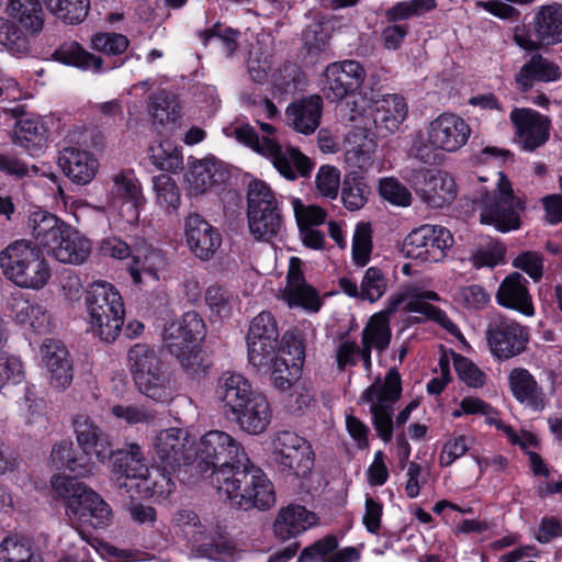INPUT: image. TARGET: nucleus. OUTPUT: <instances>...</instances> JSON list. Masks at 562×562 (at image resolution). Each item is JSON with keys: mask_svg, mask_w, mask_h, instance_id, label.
<instances>
[{"mask_svg": "<svg viewBox=\"0 0 562 562\" xmlns=\"http://www.w3.org/2000/svg\"><path fill=\"white\" fill-rule=\"evenodd\" d=\"M233 468L218 472L217 483L233 507L241 510H268L276 504V492L266 473L241 452Z\"/></svg>", "mask_w": 562, "mask_h": 562, "instance_id": "1", "label": "nucleus"}, {"mask_svg": "<svg viewBox=\"0 0 562 562\" xmlns=\"http://www.w3.org/2000/svg\"><path fill=\"white\" fill-rule=\"evenodd\" d=\"M0 267L4 276L21 288L42 289L50 277L42 252L24 239L16 240L0 252Z\"/></svg>", "mask_w": 562, "mask_h": 562, "instance_id": "2", "label": "nucleus"}, {"mask_svg": "<svg viewBox=\"0 0 562 562\" xmlns=\"http://www.w3.org/2000/svg\"><path fill=\"white\" fill-rule=\"evenodd\" d=\"M234 134L238 142L268 157L276 169L289 180L296 179L295 170L302 177H308L314 167L313 161L297 148L286 147L283 149L270 136H265L260 139L256 131L249 125L236 127Z\"/></svg>", "mask_w": 562, "mask_h": 562, "instance_id": "3", "label": "nucleus"}, {"mask_svg": "<svg viewBox=\"0 0 562 562\" xmlns=\"http://www.w3.org/2000/svg\"><path fill=\"white\" fill-rule=\"evenodd\" d=\"M247 220L257 240L269 241L281 231L283 220L278 200L268 184L251 180L247 188Z\"/></svg>", "mask_w": 562, "mask_h": 562, "instance_id": "4", "label": "nucleus"}, {"mask_svg": "<svg viewBox=\"0 0 562 562\" xmlns=\"http://www.w3.org/2000/svg\"><path fill=\"white\" fill-rule=\"evenodd\" d=\"M239 442L229 434L222 430H211L201 437L193 459V469L202 476H215L220 471L236 465L237 460H244Z\"/></svg>", "mask_w": 562, "mask_h": 562, "instance_id": "5", "label": "nucleus"}, {"mask_svg": "<svg viewBox=\"0 0 562 562\" xmlns=\"http://www.w3.org/2000/svg\"><path fill=\"white\" fill-rule=\"evenodd\" d=\"M401 375L397 369L391 368L386 373L384 384H381L380 379H378L373 384L368 386L361 395L362 402L372 403L370 407L372 424L378 436L385 442L392 440V404L401 397Z\"/></svg>", "mask_w": 562, "mask_h": 562, "instance_id": "6", "label": "nucleus"}, {"mask_svg": "<svg viewBox=\"0 0 562 562\" xmlns=\"http://www.w3.org/2000/svg\"><path fill=\"white\" fill-rule=\"evenodd\" d=\"M278 470L288 476L306 477L314 467L310 442L292 431H280L272 442Z\"/></svg>", "mask_w": 562, "mask_h": 562, "instance_id": "7", "label": "nucleus"}, {"mask_svg": "<svg viewBox=\"0 0 562 562\" xmlns=\"http://www.w3.org/2000/svg\"><path fill=\"white\" fill-rule=\"evenodd\" d=\"M246 339L249 363L257 369L271 364L283 341H293L283 337L279 342L277 322L270 312H261L252 318Z\"/></svg>", "mask_w": 562, "mask_h": 562, "instance_id": "8", "label": "nucleus"}, {"mask_svg": "<svg viewBox=\"0 0 562 562\" xmlns=\"http://www.w3.org/2000/svg\"><path fill=\"white\" fill-rule=\"evenodd\" d=\"M502 178L498 182L497 194L484 193L480 198V204L483 206L481 213V222L485 224H493L501 232H508L516 229L520 225L519 210L524 205L517 199L510 188L506 178Z\"/></svg>", "mask_w": 562, "mask_h": 562, "instance_id": "9", "label": "nucleus"}, {"mask_svg": "<svg viewBox=\"0 0 562 562\" xmlns=\"http://www.w3.org/2000/svg\"><path fill=\"white\" fill-rule=\"evenodd\" d=\"M453 236L443 226L423 225L412 231L404 239L406 256L425 262H439L453 245Z\"/></svg>", "mask_w": 562, "mask_h": 562, "instance_id": "10", "label": "nucleus"}, {"mask_svg": "<svg viewBox=\"0 0 562 562\" xmlns=\"http://www.w3.org/2000/svg\"><path fill=\"white\" fill-rule=\"evenodd\" d=\"M532 34L535 40L516 30L514 40L527 50L562 43V3L552 2L538 8L533 15Z\"/></svg>", "mask_w": 562, "mask_h": 562, "instance_id": "11", "label": "nucleus"}, {"mask_svg": "<svg viewBox=\"0 0 562 562\" xmlns=\"http://www.w3.org/2000/svg\"><path fill=\"white\" fill-rule=\"evenodd\" d=\"M486 337L492 353L498 359H509L521 353L528 342L527 329L502 315L490 321Z\"/></svg>", "mask_w": 562, "mask_h": 562, "instance_id": "12", "label": "nucleus"}, {"mask_svg": "<svg viewBox=\"0 0 562 562\" xmlns=\"http://www.w3.org/2000/svg\"><path fill=\"white\" fill-rule=\"evenodd\" d=\"M112 472L115 475V484L121 491L130 493L133 488H140V483H146L148 467L136 442L126 443L124 448L112 450Z\"/></svg>", "mask_w": 562, "mask_h": 562, "instance_id": "13", "label": "nucleus"}, {"mask_svg": "<svg viewBox=\"0 0 562 562\" xmlns=\"http://www.w3.org/2000/svg\"><path fill=\"white\" fill-rule=\"evenodd\" d=\"M366 79V70L357 60L329 64L324 71L323 92L330 102H337L357 91Z\"/></svg>", "mask_w": 562, "mask_h": 562, "instance_id": "14", "label": "nucleus"}, {"mask_svg": "<svg viewBox=\"0 0 562 562\" xmlns=\"http://www.w3.org/2000/svg\"><path fill=\"white\" fill-rule=\"evenodd\" d=\"M205 324L202 317L190 311L176 321H166L161 329L164 348L171 356L182 355L198 340L204 338Z\"/></svg>", "mask_w": 562, "mask_h": 562, "instance_id": "15", "label": "nucleus"}, {"mask_svg": "<svg viewBox=\"0 0 562 562\" xmlns=\"http://www.w3.org/2000/svg\"><path fill=\"white\" fill-rule=\"evenodd\" d=\"M408 181L418 195L431 207H442L456 198V184L447 172L414 169Z\"/></svg>", "mask_w": 562, "mask_h": 562, "instance_id": "16", "label": "nucleus"}, {"mask_svg": "<svg viewBox=\"0 0 562 562\" xmlns=\"http://www.w3.org/2000/svg\"><path fill=\"white\" fill-rule=\"evenodd\" d=\"M154 451L161 464L173 472L182 465L193 469L192 442L183 429L161 430L154 439Z\"/></svg>", "mask_w": 562, "mask_h": 562, "instance_id": "17", "label": "nucleus"}, {"mask_svg": "<svg viewBox=\"0 0 562 562\" xmlns=\"http://www.w3.org/2000/svg\"><path fill=\"white\" fill-rule=\"evenodd\" d=\"M271 417L272 412L267 397L257 392L225 419L235 424L243 432L258 436L268 429Z\"/></svg>", "mask_w": 562, "mask_h": 562, "instance_id": "18", "label": "nucleus"}, {"mask_svg": "<svg viewBox=\"0 0 562 562\" xmlns=\"http://www.w3.org/2000/svg\"><path fill=\"white\" fill-rule=\"evenodd\" d=\"M71 225L67 224L55 214L44 210L33 211L29 215L27 228L32 240H29L32 248L46 250L47 254L57 245L59 239L67 234Z\"/></svg>", "mask_w": 562, "mask_h": 562, "instance_id": "19", "label": "nucleus"}, {"mask_svg": "<svg viewBox=\"0 0 562 562\" xmlns=\"http://www.w3.org/2000/svg\"><path fill=\"white\" fill-rule=\"evenodd\" d=\"M56 494L64 499L68 515L78 520L87 517L86 509L89 503L101 504V497L92 488L75 477L54 475L50 480Z\"/></svg>", "mask_w": 562, "mask_h": 562, "instance_id": "20", "label": "nucleus"}, {"mask_svg": "<svg viewBox=\"0 0 562 562\" xmlns=\"http://www.w3.org/2000/svg\"><path fill=\"white\" fill-rule=\"evenodd\" d=\"M56 494L64 499L68 515L78 520L87 517L86 509L89 503L101 504V497L92 488L75 477L54 475L50 480Z\"/></svg>", "mask_w": 562, "mask_h": 562, "instance_id": "21", "label": "nucleus"}, {"mask_svg": "<svg viewBox=\"0 0 562 562\" xmlns=\"http://www.w3.org/2000/svg\"><path fill=\"white\" fill-rule=\"evenodd\" d=\"M56 494L64 499L68 515L78 520L87 517L86 509L89 503L101 504V497L92 488L75 477L54 475L50 480Z\"/></svg>", "mask_w": 562, "mask_h": 562, "instance_id": "22", "label": "nucleus"}, {"mask_svg": "<svg viewBox=\"0 0 562 562\" xmlns=\"http://www.w3.org/2000/svg\"><path fill=\"white\" fill-rule=\"evenodd\" d=\"M56 494L64 499L68 515L78 520L87 517L86 509L89 503L101 504V497L92 488L75 477L54 475L50 480Z\"/></svg>", "mask_w": 562, "mask_h": 562, "instance_id": "23", "label": "nucleus"}, {"mask_svg": "<svg viewBox=\"0 0 562 562\" xmlns=\"http://www.w3.org/2000/svg\"><path fill=\"white\" fill-rule=\"evenodd\" d=\"M56 494L64 499L68 515L78 520L87 517L86 509L89 503L101 504V497L92 488L75 477L54 475L50 480Z\"/></svg>", "mask_w": 562, "mask_h": 562, "instance_id": "24", "label": "nucleus"}, {"mask_svg": "<svg viewBox=\"0 0 562 562\" xmlns=\"http://www.w3.org/2000/svg\"><path fill=\"white\" fill-rule=\"evenodd\" d=\"M184 236L190 250L201 260L211 259L222 245V235L200 214L186 218Z\"/></svg>", "mask_w": 562, "mask_h": 562, "instance_id": "25", "label": "nucleus"}, {"mask_svg": "<svg viewBox=\"0 0 562 562\" xmlns=\"http://www.w3.org/2000/svg\"><path fill=\"white\" fill-rule=\"evenodd\" d=\"M256 393L243 374L225 371L216 380L214 397L223 416L227 417Z\"/></svg>", "mask_w": 562, "mask_h": 562, "instance_id": "26", "label": "nucleus"}, {"mask_svg": "<svg viewBox=\"0 0 562 562\" xmlns=\"http://www.w3.org/2000/svg\"><path fill=\"white\" fill-rule=\"evenodd\" d=\"M510 120L516 128V140L526 150H535L549 138V120L530 109H515Z\"/></svg>", "mask_w": 562, "mask_h": 562, "instance_id": "27", "label": "nucleus"}, {"mask_svg": "<svg viewBox=\"0 0 562 562\" xmlns=\"http://www.w3.org/2000/svg\"><path fill=\"white\" fill-rule=\"evenodd\" d=\"M469 125L454 114L443 113L428 127V140L442 150L456 151L470 136Z\"/></svg>", "mask_w": 562, "mask_h": 562, "instance_id": "28", "label": "nucleus"}, {"mask_svg": "<svg viewBox=\"0 0 562 562\" xmlns=\"http://www.w3.org/2000/svg\"><path fill=\"white\" fill-rule=\"evenodd\" d=\"M71 424L80 450L93 452L100 462L111 459L112 445L109 437L90 416L76 414Z\"/></svg>", "mask_w": 562, "mask_h": 562, "instance_id": "29", "label": "nucleus"}, {"mask_svg": "<svg viewBox=\"0 0 562 562\" xmlns=\"http://www.w3.org/2000/svg\"><path fill=\"white\" fill-rule=\"evenodd\" d=\"M42 360L50 373V384L66 389L74 378L72 361L65 345L57 339L46 338L41 346Z\"/></svg>", "mask_w": 562, "mask_h": 562, "instance_id": "30", "label": "nucleus"}, {"mask_svg": "<svg viewBox=\"0 0 562 562\" xmlns=\"http://www.w3.org/2000/svg\"><path fill=\"white\" fill-rule=\"evenodd\" d=\"M304 362V349L300 342L293 340L292 344L283 341L279 353L274 357L271 381L276 389L285 391L292 385V381L297 378L300 369Z\"/></svg>", "mask_w": 562, "mask_h": 562, "instance_id": "31", "label": "nucleus"}, {"mask_svg": "<svg viewBox=\"0 0 562 562\" xmlns=\"http://www.w3.org/2000/svg\"><path fill=\"white\" fill-rule=\"evenodd\" d=\"M284 295L290 306L317 312L322 305L317 291L306 283L297 258L291 259Z\"/></svg>", "mask_w": 562, "mask_h": 562, "instance_id": "32", "label": "nucleus"}, {"mask_svg": "<svg viewBox=\"0 0 562 562\" xmlns=\"http://www.w3.org/2000/svg\"><path fill=\"white\" fill-rule=\"evenodd\" d=\"M406 116L407 104L398 94H389L378 101L371 113L374 127L382 137L396 132Z\"/></svg>", "mask_w": 562, "mask_h": 562, "instance_id": "33", "label": "nucleus"}, {"mask_svg": "<svg viewBox=\"0 0 562 562\" xmlns=\"http://www.w3.org/2000/svg\"><path fill=\"white\" fill-rule=\"evenodd\" d=\"M316 520L315 514L304 506L291 504L279 510L273 522V533L277 539L286 541L315 525Z\"/></svg>", "mask_w": 562, "mask_h": 562, "instance_id": "34", "label": "nucleus"}, {"mask_svg": "<svg viewBox=\"0 0 562 562\" xmlns=\"http://www.w3.org/2000/svg\"><path fill=\"white\" fill-rule=\"evenodd\" d=\"M322 111L323 100L319 95L304 98L286 108V122L296 132L310 135L319 126Z\"/></svg>", "mask_w": 562, "mask_h": 562, "instance_id": "35", "label": "nucleus"}, {"mask_svg": "<svg viewBox=\"0 0 562 562\" xmlns=\"http://www.w3.org/2000/svg\"><path fill=\"white\" fill-rule=\"evenodd\" d=\"M111 304L113 305L101 307L99 311L88 310L92 329L105 342H113L124 324L125 310L121 295H114Z\"/></svg>", "mask_w": 562, "mask_h": 562, "instance_id": "36", "label": "nucleus"}, {"mask_svg": "<svg viewBox=\"0 0 562 562\" xmlns=\"http://www.w3.org/2000/svg\"><path fill=\"white\" fill-rule=\"evenodd\" d=\"M58 165L78 184L89 183L95 177L99 166L92 154L77 148H65L58 157Z\"/></svg>", "mask_w": 562, "mask_h": 562, "instance_id": "37", "label": "nucleus"}, {"mask_svg": "<svg viewBox=\"0 0 562 562\" xmlns=\"http://www.w3.org/2000/svg\"><path fill=\"white\" fill-rule=\"evenodd\" d=\"M526 283L527 280L519 272H513L506 277L496 293L498 304L531 316L533 306Z\"/></svg>", "mask_w": 562, "mask_h": 562, "instance_id": "38", "label": "nucleus"}, {"mask_svg": "<svg viewBox=\"0 0 562 562\" xmlns=\"http://www.w3.org/2000/svg\"><path fill=\"white\" fill-rule=\"evenodd\" d=\"M92 454L93 452L79 451L71 441L63 440L53 447L50 459L55 465L65 468L75 476L86 477L93 474L95 469Z\"/></svg>", "mask_w": 562, "mask_h": 562, "instance_id": "39", "label": "nucleus"}, {"mask_svg": "<svg viewBox=\"0 0 562 562\" xmlns=\"http://www.w3.org/2000/svg\"><path fill=\"white\" fill-rule=\"evenodd\" d=\"M508 383L514 397L520 404L536 412L544 408V394L527 369H513L508 376Z\"/></svg>", "mask_w": 562, "mask_h": 562, "instance_id": "40", "label": "nucleus"}, {"mask_svg": "<svg viewBox=\"0 0 562 562\" xmlns=\"http://www.w3.org/2000/svg\"><path fill=\"white\" fill-rule=\"evenodd\" d=\"M8 307L20 324H29L36 333H46L50 329V316L41 304L32 302L23 295H13Z\"/></svg>", "mask_w": 562, "mask_h": 562, "instance_id": "41", "label": "nucleus"}, {"mask_svg": "<svg viewBox=\"0 0 562 562\" xmlns=\"http://www.w3.org/2000/svg\"><path fill=\"white\" fill-rule=\"evenodd\" d=\"M349 148L345 159L348 164L366 169L372 164L376 143L374 134L366 127H355L348 135Z\"/></svg>", "mask_w": 562, "mask_h": 562, "instance_id": "42", "label": "nucleus"}, {"mask_svg": "<svg viewBox=\"0 0 562 562\" xmlns=\"http://www.w3.org/2000/svg\"><path fill=\"white\" fill-rule=\"evenodd\" d=\"M560 75V68L557 64L540 54H535L516 75V82L519 89L526 92L531 89L535 80L554 81L559 79Z\"/></svg>", "mask_w": 562, "mask_h": 562, "instance_id": "43", "label": "nucleus"}, {"mask_svg": "<svg viewBox=\"0 0 562 562\" xmlns=\"http://www.w3.org/2000/svg\"><path fill=\"white\" fill-rule=\"evenodd\" d=\"M90 254V243L72 226L69 227L57 245L50 250L56 260L64 263H82Z\"/></svg>", "mask_w": 562, "mask_h": 562, "instance_id": "44", "label": "nucleus"}, {"mask_svg": "<svg viewBox=\"0 0 562 562\" xmlns=\"http://www.w3.org/2000/svg\"><path fill=\"white\" fill-rule=\"evenodd\" d=\"M7 13L31 34L43 30L44 11L40 0H8Z\"/></svg>", "mask_w": 562, "mask_h": 562, "instance_id": "45", "label": "nucleus"}, {"mask_svg": "<svg viewBox=\"0 0 562 562\" xmlns=\"http://www.w3.org/2000/svg\"><path fill=\"white\" fill-rule=\"evenodd\" d=\"M439 301L438 293L434 291H424L416 299L411 300L405 305L406 312H415L425 315L428 319H431L442 326L451 335H460V330L457 325L446 315V313L437 306L431 305L427 302Z\"/></svg>", "mask_w": 562, "mask_h": 562, "instance_id": "46", "label": "nucleus"}, {"mask_svg": "<svg viewBox=\"0 0 562 562\" xmlns=\"http://www.w3.org/2000/svg\"><path fill=\"white\" fill-rule=\"evenodd\" d=\"M180 103L176 94L162 90L149 98L148 112L155 124L175 125L180 117Z\"/></svg>", "mask_w": 562, "mask_h": 562, "instance_id": "47", "label": "nucleus"}, {"mask_svg": "<svg viewBox=\"0 0 562 562\" xmlns=\"http://www.w3.org/2000/svg\"><path fill=\"white\" fill-rule=\"evenodd\" d=\"M139 392L159 403L168 402L172 398V389L170 386V376L164 367L143 374L134 380Z\"/></svg>", "mask_w": 562, "mask_h": 562, "instance_id": "48", "label": "nucleus"}, {"mask_svg": "<svg viewBox=\"0 0 562 562\" xmlns=\"http://www.w3.org/2000/svg\"><path fill=\"white\" fill-rule=\"evenodd\" d=\"M225 173L220 171L216 162L212 159L194 161L187 175L191 190L195 193H203L213 184L223 182Z\"/></svg>", "mask_w": 562, "mask_h": 562, "instance_id": "49", "label": "nucleus"}, {"mask_svg": "<svg viewBox=\"0 0 562 562\" xmlns=\"http://www.w3.org/2000/svg\"><path fill=\"white\" fill-rule=\"evenodd\" d=\"M53 58L65 65L76 66L83 69L92 68L94 71L102 69L103 59L85 50L78 43L71 42L57 48Z\"/></svg>", "mask_w": 562, "mask_h": 562, "instance_id": "50", "label": "nucleus"}, {"mask_svg": "<svg viewBox=\"0 0 562 562\" xmlns=\"http://www.w3.org/2000/svg\"><path fill=\"white\" fill-rule=\"evenodd\" d=\"M111 195L114 200L128 202L137 211L143 205L144 196L138 180L132 171H122L112 177Z\"/></svg>", "mask_w": 562, "mask_h": 562, "instance_id": "51", "label": "nucleus"}, {"mask_svg": "<svg viewBox=\"0 0 562 562\" xmlns=\"http://www.w3.org/2000/svg\"><path fill=\"white\" fill-rule=\"evenodd\" d=\"M0 562H42L32 550V542L22 535L5 537L0 543Z\"/></svg>", "mask_w": 562, "mask_h": 562, "instance_id": "52", "label": "nucleus"}, {"mask_svg": "<svg viewBox=\"0 0 562 562\" xmlns=\"http://www.w3.org/2000/svg\"><path fill=\"white\" fill-rule=\"evenodd\" d=\"M391 337L390 319L382 314H374L362 330L361 345L383 352L389 347Z\"/></svg>", "mask_w": 562, "mask_h": 562, "instance_id": "53", "label": "nucleus"}, {"mask_svg": "<svg viewBox=\"0 0 562 562\" xmlns=\"http://www.w3.org/2000/svg\"><path fill=\"white\" fill-rule=\"evenodd\" d=\"M127 358L134 380L164 367L156 351L145 344L134 345L128 350Z\"/></svg>", "mask_w": 562, "mask_h": 562, "instance_id": "54", "label": "nucleus"}, {"mask_svg": "<svg viewBox=\"0 0 562 562\" xmlns=\"http://www.w3.org/2000/svg\"><path fill=\"white\" fill-rule=\"evenodd\" d=\"M0 45L15 56L29 54L31 44L22 29L12 20L0 16Z\"/></svg>", "mask_w": 562, "mask_h": 562, "instance_id": "55", "label": "nucleus"}, {"mask_svg": "<svg viewBox=\"0 0 562 562\" xmlns=\"http://www.w3.org/2000/svg\"><path fill=\"white\" fill-rule=\"evenodd\" d=\"M329 40L328 25L319 18H314L303 31V48L311 57L326 53Z\"/></svg>", "mask_w": 562, "mask_h": 562, "instance_id": "56", "label": "nucleus"}, {"mask_svg": "<svg viewBox=\"0 0 562 562\" xmlns=\"http://www.w3.org/2000/svg\"><path fill=\"white\" fill-rule=\"evenodd\" d=\"M12 140L27 150L41 147L46 140V128L37 120H20L15 124Z\"/></svg>", "mask_w": 562, "mask_h": 562, "instance_id": "57", "label": "nucleus"}, {"mask_svg": "<svg viewBox=\"0 0 562 562\" xmlns=\"http://www.w3.org/2000/svg\"><path fill=\"white\" fill-rule=\"evenodd\" d=\"M47 9L67 24L82 22L89 11V0H45Z\"/></svg>", "mask_w": 562, "mask_h": 562, "instance_id": "58", "label": "nucleus"}, {"mask_svg": "<svg viewBox=\"0 0 562 562\" xmlns=\"http://www.w3.org/2000/svg\"><path fill=\"white\" fill-rule=\"evenodd\" d=\"M306 76L301 67L292 61H285L273 75V85L282 93H294L305 89Z\"/></svg>", "mask_w": 562, "mask_h": 562, "instance_id": "59", "label": "nucleus"}, {"mask_svg": "<svg viewBox=\"0 0 562 562\" xmlns=\"http://www.w3.org/2000/svg\"><path fill=\"white\" fill-rule=\"evenodd\" d=\"M150 160L160 170L177 171L182 168L181 151L169 140L150 147Z\"/></svg>", "mask_w": 562, "mask_h": 562, "instance_id": "60", "label": "nucleus"}, {"mask_svg": "<svg viewBox=\"0 0 562 562\" xmlns=\"http://www.w3.org/2000/svg\"><path fill=\"white\" fill-rule=\"evenodd\" d=\"M193 552L201 558H207L217 562H228L236 559L238 550L223 538L212 539L210 542L201 543L194 547Z\"/></svg>", "mask_w": 562, "mask_h": 562, "instance_id": "61", "label": "nucleus"}, {"mask_svg": "<svg viewBox=\"0 0 562 562\" xmlns=\"http://www.w3.org/2000/svg\"><path fill=\"white\" fill-rule=\"evenodd\" d=\"M171 470L162 465L161 469H155L154 473L148 471L146 483L139 482L140 487L149 492L150 497L165 499L175 490V482L171 480Z\"/></svg>", "mask_w": 562, "mask_h": 562, "instance_id": "62", "label": "nucleus"}, {"mask_svg": "<svg viewBox=\"0 0 562 562\" xmlns=\"http://www.w3.org/2000/svg\"><path fill=\"white\" fill-rule=\"evenodd\" d=\"M436 7L435 0H411L397 2L386 10L385 16L389 22L407 20L412 16H418L430 11Z\"/></svg>", "mask_w": 562, "mask_h": 562, "instance_id": "63", "label": "nucleus"}, {"mask_svg": "<svg viewBox=\"0 0 562 562\" xmlns=\"http://www.w3.org/2000/svg\"><path fill=\"white\" fill-rule=\"evenodd\" d=\"M130 45L128 38L120 33H95L91 37V47L106 55H121Z\"/></svg>", "mask_w": 562, "mask_h": 562, "instance_id": "64", "label": "nucleus"}]
</instances>
